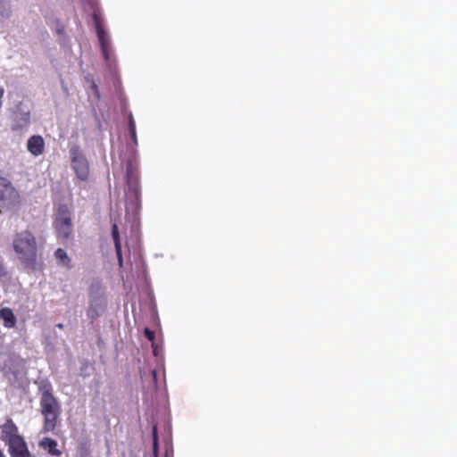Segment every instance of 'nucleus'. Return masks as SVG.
Returning a JSON list of instances; mask_svg holds the SVG:
<instances>
[{"instance_id":"nucleus-19","label":"nucleus","mask_w":457,"mask_h":457,"mask_svg":"<svg viewBox=\"0 0 457 457\" xmlns=\"http://www.w3.org/2000/svg\"><path fill=\"white\" fill-rule=\"evenodd\" d=\"M129 134H130V136H131V138H132L133 142H134L135 144H137V138L136 129H134V130H129Z\"/></svg>"},{"instance_id":"nucleus-17","label":"nucleus","mask_w":457,"mask_h":457,"mask_svg":"<svg viewBox=\"0 0 457 457\" xmlns=\"http://www.w3.org/2000/svg\"><path fill=\"white\" fill-rule=\"evenodd\" d=\"M134 129H136V123H135L132 114H129V130H134Z\"/></svg>"},{"instance_id":"nucleus-20","label":"nucleus","mask_w":457,"mask_h":457,"mask_svg":"<svg viewBox=\"0 0 457 457\" xmlns=\"http://www.w3.org/2000/svg\"><path fill=\"white\" fill-rule=\"evenodd\" d=\"M63 32H64L63 27L57 29V33L58 34H62Z\"/></svg>"},{"instance_id":"nucleus-16","label":"nucleus","mask_w":457,"mask_h":457,"mask_svg":"<svg viewBox=\"0 0 457 457\" xmlns=\"http://www.w3.org/2000/svg\"><path fill=\"white\" fill-rule=\"evenodd\" d=\"M153 453L154 457H158V436H157V428L154 425L153 427Z\"/></svg>"},{"instance_id":"nucleus-3","label":"nucleus","mask_w":457,"mask_h":457,"mask_svg":"<svg viewBox=\"0 0 457 457\" xmlns=\"http://www.w3.org/2000/svg\"><path fill=\"white\" fill-rule=\"evenodd\" d=\"M53 227L59 239L68 240L71 238L73 231L71 212L66 204H60L56 207Z\"/></svg>"},{"instance_id":"nucleus-10","label":"nucleus","mask_w":457,"mask_h":457,"mask_svg":"<svg viewBox=\"0 0 457 457\" xmlns=\"http://www.w3.org/2000/svg\"><path fill=\"white\" fill-rule=\"evenodd\" d=\"M126 178L128 185L136 189L138 186V171L132 161L126 163Z\"/></svg>"},{"instance_id":"nucleus-22","label":"nucleus","mask_w":457,"mask_h":457,"mask_svg":"<svg viewBox=\"0 0 457 457\" xmlns=\"http://www.w3.org/2000/svg\"><path fill=\"white\" fill-rule=\"evenodd\" d=\"M3 268H4V267H3V264H2V262H0V272L3 270Z\"/></svg>"},{"instance_id":"nucleus-14","label":"nucleus","mask_w":457,"mask_h":457,"mask_svg":"<svg viewBox=\"0 0 457 457\" xmlns=\"http://www.w3.org/2000/svg\"><path fill=\"white\" fill-rule=\"evenodd\" d=\"M29 124V114L22 113L19 117L14 119L13 124L12 125V129L14 131H19L25 129Z\"/></svg>"},{"instance_id":"nucleus-13","label":"nucleus","mask_w":457,"mask_h":457,"mask_svg":"<svg viewBox=\"0 0 457 457\" xmlns=\"http://www.w3.org/2000/svg\"><path fill=\"white\" fill-rule=\"evenodd\" d=\"M3 434L4 435L5 439L7 441H10L12 438H14V436H20L18 435V428L11 419L7 420L6 422L4 424Z\"/></svg>"},{"instance_id":"nucleus-5","label":"nucleus","mask_w":457,"mask_h":457,"mask_svg":"<svg viewBox=\"0 0 457 457\" xmlns=\"http://www.w3.org/2000/svg\"><path fill=\"white\" fill-rule=\"evenodd\" d=\"M70 154L71 167L77 178L81 181H87L89 178V164L86 156L77 146L72 147Z\"/></svg>"},{"instance_id":"nucleus-4","label":"nucleus","mask_w":457,"mask_h":457,"mask_svg":"<svg viewBox=\"0 0 457 457\" xmlns=\"http://www.w3.org/2000/svg\"><path fill=\"white\" fill-rule=\"evenodd\" d=\"M21 204V196L12 182L0 177V214L12 211Z\"/></svg>"},{"instance_id":"nucleus-23","label":"nucleus","mask_w":457,"mask_h":457,"mask_svg":"<svg viewBox=\"0 0 457 457\" xmlns=\"http://www.w3.org/2000/svg\"><path fill=\"white\" fill-rule=\"evenodd\" d=\"M0 457H4V453H2V451L0 450Z\"/></svg>"},{"instance_id":"nucleus-1","label":"nucleus","mask_w":457,"mask_h":457,"mask_svg":"<svg viewBox=\"0 0 457 457\" xmlns=\"http://www.w3.org/2000/svg\"><path fill=\"white\" fill-rule=\"evenodd\" d=\"M13 250L20 262L27 269L34 270L37 259V245L35 236L29 230L15 235L12 242Z\"/></svg>"},{"instance_id":"nucleus-9","label":"nucleus","mask_w":457,"mask_h":457,"mask_svg":"<svg viewBox=\"0 0 457 457\" xmlns=\"http://www.w3.org/2000/svg\"><path fill=\"white\" fill-rule=\"evenodd\" d=\"M96 24L97 37H98V40L100 43L103 56L105 60H108L109 59L108 48H109V45H110L109 37L96 20Z\"/></svg>"},{"instance_id":"nucleus-7","label":"nucleus","mask_w":457,"mask_h":457,"mask_svg":"<svg viewBox=\"0 0 457 457\" xmlns=\"http://www.w3.org/2000/svg\"><path fill=\"white\" fill-rule=\"evenodd\" d=\"M28 151L34 156H38L44 153L45 141L39 135L30 137L27 144Z\"/></svg>"},{"instance_id":"nucleus-21","label":"nucleus","mask_w":457,"mask_h":457,"mask_svg":"<svg viewBox=\"0 0 457 457\" xmlns=\"http://www.w3.org/2000/svg\"><path fill=\"white\" fill-rule=\"evenodd\" d=\"M56 327H57L58 328H60V329H62V328H63V325H62V323H58V324L56 325Z\"/></svg>"},{"instance_id":"nucleus-15","label":"nucleus","mask_w":457,"mask_h":457,"mask_svg":"<svg viewBox=\"0 0 457 457\" xmlns=\"http://www.w3.org/2000/svg\"><path fill=\"white\" fill-rule=\"evenodd\" d=\"M54 256H55V258H56V260L58 261L59 263H61L62 265H63L67 269H71V258L68 256V254L65 252V250H63L62 248H58L54 252Z\"/></svg>"},{"instance_id":"nucleus-11","label":"nucleus","mask_w":457,"mask_h":457,"mask_svg":"<svg viewBox=\"0 0 457 457\" xmlns=\"http://www.w3.org/2000/svg\"><path fill=\"white\" fill-rule=\"evenodd\" d=\"M0 320L3 321V325L6 328H12L15 327L17 319L9 307H4L0 309Z\"/></svg>"},{"instance_id":"nucleus-12","label":"nucleus","mask_w":457,"mask_h":457,"mask_svg":"<svg viewBox=\"0 0 457 457\" xmlns=\"http://www.w3.org/2000/svg\"><path fill=\"white\" fill-rule=\"evenodd\" d=\"M112 237L114 243L115 252L117 255V261L120 267L123 265V258H122V251H121V244L120 239V233L117 224H113L112 226Z\"/></svg>"},{"instance_id":"nucleus-6","label":"nucleus","mask_w":457,"mask_h":457,"mask_svg":"<svg viewBox=\"0 0 457 457\" xmlns=\"http://www.w3.org/2000/svg\"><path fill=\"white\" fill-rule=\"evenodd\" d=\"M8 445L9 453L12 457H19L29 453L27 445L21 436H14V438L8 441Z\"/></svg>"},{"instance_id":"nucleus-8","label":"nucleus","mask_w":457,"mask_h":457,"mask_svg":"<svg viewBox=\"0 0 457 457\" xmlns=\"http://www.w3.org/2000/svg\"><path fill=\"white\" fill-rule=\"evenodd\" d=\"M38 446L46 451L49 455L59 457L62 455V451L57 448V441L51 437H44L39 443Z\"/></svg>"},{"instance_id":"nucleus-18","label":"nucleus","mask_w":457,"mask_h":457,"mask_svg":"<svg viewBox=\"0 0 457 457\" xmlns=\"http://www.w3.org/2000/svg\"><path fill=\"white\" fill-rule=\"evenodd\" d=\"M145 335L150 341H153L154 338V332L150 330L149 328L145 329Z\"/></svg>"},{"instance_id":"nucleus-2","label":"nucleus","mask_w":457,"mask_h":457,"mask_svg":"<svg viewBox=\"0 0 457 457\" xmlns=\"http://www.w3.org/2000/svg\"><path fill=\"white\" fill-rule=\"evenodd\" d=\"M40 412L43 416L42 433H54L60 422L61 405L51 388L43 390L39 400Z\"/></svg>"}]
</instances>
